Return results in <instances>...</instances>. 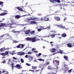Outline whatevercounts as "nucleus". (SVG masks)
<instances>
[{"label": "nucleus", "mask_w": 74, "mask_h": 74, "mask_svg": "<svg viewBox=\"0 0 74 74\" xmlns=\"http://www.w3.org/2000/svg\"><path fill=\"white\" fill-rule=\"evenodd\" d=\"M58 26H60V28L61 29H65V27L63 26L62 25H58Z\"/></svg>", "instance_id": "nucleus-23"}, {"label": "nucleus", "mask_w": 74, "mask_h": 74, "mask_svg": "<svg viewBox=\"0 0 74 74\" xmlns=\"http://www.w3.org/2000/svg\"><path fill=\"white\" fill-rule=\"evenodd\" d=\"M17 48H20V46H19V44L18 45H17L16 46Z\"/></svg>", "instance_id": "nucleus-50"}, {"label": "nucleus", "mask_w": 74, "mask_h": 74, "mask_svg": "<svg viewBox=\"0 0 74 74\" xmlns=\"http://www.w3.org/2000/svg\"><path fill=\"white\" fill-rule=\"evenodd\" d=\"M3 51H4L3 48H2L0 49V52H3Z\"/></svg>", "instance_id": "nucleus-35"}, {"label": "nucleus", "mask_w": 74, "mask_h": 74, "mask_svg": "<svg viewBox=\"0 0 74 74\" xmlns=\"http://www.w3.org/2000/svg\"><path fill=\"white\" fill-rule=\"evenodd\" d=\"M50 32H52L53 33H56V31H51Z\"/></svg>", "instance_id": "nucleus-55"}, {"label": "nucleus", "mask_w": 74, "mask_h": 74, "mask_svg": "<svg viewBox=\"0 0 74 74\" xmlns=\"http://www.w3.org/2000/svg\"><path fill=\"white\" fill-rule=\"evenodd\" d=\"M67 17H64V22H65V21H66V20H67Z\"/></svg>", "instance_id": "nucleus-46"}, {"label": "nucleus", "mask_w": 74, "mask_h": 74, "mask_svg": "<svg viewBox=\"0 0 74 74\" xmlns=\"http://www.w3.org/2000/svg\"><path fill=\"white\" fill-rule=\"evenodd\" d=\"M5 69H4L3 70V73H4L5 72Z\"/></svg>", "instance_id": "nucleus-54"}, {"label": "nucleus", "mask_w": 74, "mask_h": 74, "mask_svg": "<svg viewBox=\"0 0 74 74\" xmlns=\"http://www.w3.org/2000/svg\"><path fill=\"white\" fill-rule=\"evenodd\" d=\"M47 69H48V70H52V67H51V66H48L47 67Z\"/></svg>", "instance_id": "nucleus-25"}, {"label": "nucleus", "mask_w": 74, "mask_h": 74, "mask_svg": "<svg viewBox=\"0 0 74 74\" xmlns=\"http://www.w3.org/2000/svg\"><path fill=\"white\" fill-rule=\"evenodd\" d=\"M54 19L56 21H60V18L59 16L54 17Z\"/></svg>", "instance_id": "nucleus-9"}, {"label": "nucleus", "mask_w": 74, "mask_h": 74, "mask_svg": "<svg viewBox=\"0 0 74 74\" xmlns=\"http://www.w3.org/2000/svg\"><path fill=\"white\" fill-rule=\"evenodd\" d=\"M63 57L64 59L65 60H67V61L69 60V58L67 56H64Z\"/></svg>", "instance_id": "nucleus-15"}, {"label": "nucleus", "mask_w": 74, "mask_h": 74, "mask_svg": "<svg viewBox=\"0 0 74 74\" xmlns=\"http://www.w3.org/2000/svg\"><path fill=\"white\" fill-rule=\"evenodd\" d=\"M36 55L37 56L38 58V57H40V56H41V53H40L38 54H36Z\"/></svg>", "instance_id": "nucleus-26"}, {"label": "nucleus", "mask_w": 74, "mask_h": 74, "mask_svg": "<svg viewBox=\"0 0 74 74\" xmlns=\"http://www.w3.org/2000/svg\"><path fill=\"white\" fill-rule=\"evenodd\" d=\"M40 28H42V29H38V31L40 32H41V30H44V28L43 27V26H41L40 27Z\"/></svg>", "instance_id": "nucleus-11"}, {"label": "nucleus", "mask_w": 74, "mask_h": 74, "mask_svg": "<svg viewBox=\"0 0 74 74\" xmlns=\"http://www.w3.org/2000/svg\"><path fill=\"white\" fill-rule=\"evenodd\" d=\"M1 26L7 27L8 25H7V24H6L5 23H0V29H1V28H2V27Z\"/></svg>", "instance_id": "nucleus-5"}, {"label": "nucleus", "mask_w": 74, "mask_h": 74, "mask_svg": "<svg viewBox=\"0 0 74 74\" xmlns=\"http://www.w3.org/2000/svg\"><path fill=\"white\" fill-rule=\"evenodd\" d=\"M49 18L47 17H45V21H48Z\"/></svg>", "instance_id": "nucleus-20"}, {"label": "nucleus", "mask_w": 74, "mask_h": 74, "mask_svg": "<svg viewBox=\"0 0 74 74\" xmlns=\"http://www.w3.org/2000/svg\"><path fill=\"white\" fill-rule=\"evenodd\" d=\"M49 1L51 3H53L54 1L56 3H58L60 2V0H50Z\"/></svg>", "instance_id": "nucleus-7"}, {"label": "nucleus", "mask_w": 74, "mask_h": 74, "mask_svg": "<svg viewBox=\"0 0 74 74\" xmlns=\"http://www.w3.org/2000/svg\"><path fill=\"white\" fill-rule=\"evenodd\" d=\"M53 63L56 66H58L59 64V61L57 60H54L53 61Z\"/></svg>", "instance_id": "nucleus-3"}, {"label": "nucleus", "mask_w": 74, "mask_h": 74, "mask_svg": "<svg viewBox=\"0 0 74 74\" xmlns=\"http://www.w3.org/2000/svg\"><path fill=\"white\" fill-rule=\"evenodd\" d=\"M7 14V13L6 12H3L0 14V16H4V15H6Z\"/></svg>", "instance_id": "nucleus-13"}, {"label": "nucleus", "mask_w": 74, "mask_h": 74, "mask_svg": "<svg viewBox=\"0 0 74 74\" xmlns=\"http://www.w3.org/2000/svg\"><path fill=\"white\" fill-rule=\"evenodd\" d=\"M11 63V61L10 60H9L8 62V64H10Z\"/></svg>", "instance_id": "nucleus-36"}, {"label": "nucleus", "mask_w": 74, "mask_h": 74, "mask_svg": "<svg viewBox=\"0 0 74 74\" xmlns=\"http://www.w3.org/2000/svg\"><path fill=\"white\" fill-rule=\"evenodd\" d=\"M6 73H5V74H8V71H7L6 72Z\"/></svg>", "instance_id": "nucleus-60"}, {"label": "nucleus", "mask_w": 74, "mask_h": 74, "mask_svg": "<svg viewBox=\"0 0 74 74\" xmlns=\"http://www.w3.org/2000/svg\"><path fill=\"white\" fill-rule=\"evenodd\" d=\"M4 36V35H2L0 37V38H3Z\"/></svg>", "instance_id": "nucleus-51"}, {"label": "nucleus", "mask_w": 74, "mask_h": 74, "mask_svg": "<svg viewBox=\"0 0 74 74\" xmlns=\"http://www.w3.org/2000/svg\"><path fill=\"white\" fill-rule=\"evenodd\" d=\"M30 33H31V34H34V33H35V31H33L31 32H30Z\"/></svg>", "instance_id": "nucleus-30"}, {"label": "nucleus", "mask_w": 74, "mask_h": 74, "mask_svg": "<svg viewBox=\"0 0 74 74\" xmlns=\"http://www.w3.org/2000/svg\"><path fill=\"white\" fill-rule=\"evenodd\" d=\"M26 41H30L32 42H36L37 41H40V39L38 38L36 39V38L35 37H33L32 38H26Z\"/></svg>", "instance_id": "nucleus-1"}, {"label": "nucleus", "mask_w": 74, "mask_h": 74, "mask_svg": "<svg viewBox=\"0 0 74 74\" xmlns=\"http://www.w3.org/2000/svg\"><path fill=\"white\" fill-rule=\"evenodd\" d=\"M44 29H47V30H49V29H50V26H49V27H47L45 28H44Z\"/></svg>", "instance_id": "nucleus-34"}, {"label": "nucleus", "mask_w": 74, "mask_h": 74, "mask_svg": "<svg viewBox=\"0 0 74 74\" xmlns=\"http://www.w3.org/2000/svg\"><path fill=\"white\" fill-rule=\"evenodd\" d=\"M36 50V49L34 48H32V51H33V52H34Z\"/></svg>", "instance_id": "nucleus-42"}, {"label": "nucleus", "mask_w": 74, "mask_h": 74, "mask_svg": "<svg viewBox=\"0 0 74 74\" xmlns=\"http://www.w3.org/2000/svg\"><path fill=\"white\" fill-rule=\"evenodd\" d=\"M8 53H9L8 51H6L5 52V55H8Z\"/></svg>", "instance_id": "nucleus-31"}, {"label": "nucleus", "mask_w": 74, "mask_h": 74, "mask_svg": "<svg viewBox=\"0 0 74 74\" xmlns=\"http://www.w3.org/2000/svg\"><path fill=\"white\" fill-rule=\"evenodd\" d=\"M26 65H27V66H30V64H28V63H26Z\"/></svg>", "instance_id": "nucleus-48"}, {"label": "nucleus", "mask_w": 74, "mask_h": 74, "mask_svg": "<svg viewBox=\"0 0 74 74\" xmlns=\"http://www.w3.org/2000/svg\"><path fill=\"white\" fill-rule=\"evenodd\" d=\"M21 63H24V60L23 59H21Z\"/></svg>", "instance_id": "nucleus-40"}, {"label": "nucleus", "mask_w": 74, "mask_h": 74, "mask_svg": "<svg viewBox=\"0 0 74 74\" xmlns=\"http://www.w3.org/2000/svg\"><path fill=\"white\" fill-rule=\"evenodd\" d=\"M25 58H28L29 59L30 62V61H32V59H33V57H32L31 56L29 55H26L25 56Z\"/></svg>", "instance_id": "nucleus-4"}, {"label": "nucleus", "mask_w": 74, "mask_h": 74, "mask_svg": "<svg viewBox=\"0 0 74 74\" xmlns=\"http://www.w3.org/2000/svg\"><path fill=\"white\" fill-rule=\"evenodd\" d=\"M14 31V30H12V32L13 33H17L18 32V31Z\"/></svg>", "instance_id": "nucleus-32"}, {"label": "nucleus", "mask_w": 74, "mask_h": 74, "mask_svg": "<svg viewBox=\"0 0 74 74\" xmlns=\"http://www.w3.org/2000/svg\"><path fill=\"white\" fill-rule=\"evenodd\" d=\"M3 3H3V2L2 1H0V5H2V6H3Z\"/></svg>", "instance_id": "nucleus-38"}, {"label": "nucleus", "mask_w": 74, "mask_h": 74, "mask_svg": "<svg viewBox=\"0 0 74 74\" xmlns=\"http://www.w3.org/2000/svg\"><path fill=\"white\" fill-rule=\"evenodd\" d=\"M19 42V41H18L16 40L13 41V42H14V43H17V42Z\"/></svg>", "instance_id": "nucleus-45"}, {"label": "nucleus", "mask_w": 74, "mask_h": 74, "mask_svg": "<svg viewBox=\"0 0 74 74\" xmlns=\"http://www.w3.org/2000/svg\"><path fill=\"white\" fill-rule=\"evenodd\" d=\"M32 21H36L37 20V19H38V18L36 17L35 18H32Z\"/></svg>", "instance_id": "nucleus-24"}, {"label": "nucleus", "mask_w": 74, "mask_h": 74, "mask_svg": "<svg viewBox=\"0 0 74 74\" xmlns=\"http://www.w3.org/2000/svg\"><path fill=\"white\" fill-rule=\"evenodd\" d=\"M25 54V53L24 52H20L18 53L17 55L20 56H22V55H24Z\"/></svg>", "instance_id": "nucleus-8"}, {"label": "nucleus", "mask_w": 74, "mask_h": 74, "mask_svg": "<svg viewBox=\"0 0 74 74\" xmlns=\"http://www.w3.org/2000/svg\"><path fill=\"white\" fill-rule=\"evenodd\" d=\"M55 36H56V35L55 34H53V35H51L50 36H51V38H53V37H55Z\"/></svg>", "instance_id": "nucleus-28"}, {"label": "nucleus", "mask_w": 74, "mask_h": 74, "mask_svg": "<svg viewBox=\"0 0 74 74\" xmlns=\"http://www.w3.org/2000/svg\"><path fill=\"white\" fill-rule=\"evenodd\" d=\"M34 52H35V53H38V51H36V50L34 51Z\"/></svg>", "instance_id": "nucleus-53"}, {"label": "nucleus", "mask_w": 74, "mask_h": 74, "mask_svg": "<svg viewBox=\"0 0 74 74\" xmlns=\"http://www.w3.org/2000/svg\"><path fill=\"white\" fill-rule=\"evenodd\" d=\"M1 55H2V56H5V53H1Z\"/></svg>", "instance_id": "nucleus-39"}, {"label": "nucleus", "mask_w": 74, "mask_h": 74, "mask_svg": "<svg viewBox=\"0 0 74 74\" xmlns=\"http://www.w3.org/2000/svg\"><path fill=\"white\" fill-rule=\"evenodd\" d=\"M14 17L15 18V19H19V18H21V16L19 15H16L14 16Z\"/></svg>", "instance_id": "nucleus-12"}, {"label": "nucleus", "mask_w": 74, "mask_h": 74, "mask_svg": "<svg viewBox=\"0 0 74 74\" xmlns=\"http://www.w3.org/2000/svg\"><path fill=\"white\" fill-rule=\"evenodd\" d=\"M30 23L32 25H34V24H36L37 23V22L34 21H30Z\"/></svg>", "instance_id": "nucleus-18"}, {"label": "nucleus", "mask_w": 74, "mask_h": 74, "mask_svg": "<svg viewBox=\"0 0 74 74\" xmlns=\"http://www.w3.org/2000/svg\"><path fill=\"white\" fill-rule=\"evenodd\" d=\"M28 21H32V17H30V18H28L27 19Z\"/></svg>", "instance_id": "nucleus-43"}, {"label": "nucleus", "mask_w": 74, "mask_h": 74, "mask_svg": "<svg viewBox=\"0 0 74 74\" xmlns=\"http://www.w3.org/2000/svg\"><path fill=\"white\" fill-rule=\"evenodd\" d=\"M4 35V36H6V37H8V39H9L10 38V35H9V34H6Z\"/></svg>", "instance_id": "nucleus-17"}, {"label": "nucleus", "mask_w": 74, "mask_h": 74, "mask_svg": "<svg viewBox=\"0 0 74 74\" xmlns=\"http://www.w3.org/2000/svg\"><path fill=\"white\" fill-rule=\"evenodd\" d=\"M61 36L62 37L64 38V37H66L67 36V34L65 33H63L62 34Z\"/></svg>", "instance_id": "nucleus-16"}, {"label": "nucleus", "mask_w": 74, "mask_h": 74, "mask_svg": "<svg viewBox=\"0 0 74 74\" xmlns=\"http://www.w3.org/2000/svg\"><path fill=\"white\" fill-rule=\"evenodd\" d=\"M41 14H38V16H41Z\"/></svg>", "instance_id": "nucleus-57"}, {"label": "nucleus", "mask_w": 74, "mask_h": 74, "mask_svg": "<svg viewBox=\"0 0 74 74\" xmlns=\"http://www.w3.org/2000/svg\"><path fill=\"white\" fill-rule=\"evenodd\" d=\"M5 61H2V62L3 63H5Z\"/></svg>", "instance_id": "nucleus-64"}, {"label": "nucleus", "mask_w": 74, "mask_h": 74, "mask_svg": "<svg viewBox=\"0 0 74 74\" xmlns=\"http://www.w3.org/2000/svg\"><path fill=\"white\" fill-rule=\"evenodd\" d=\"M14 22H15L14 20H11V23H9L7 24L8 26L10 28V29H12V28H15V27H14L12 26V25H16V23Z\"/></svg>", "instance_id": "nucleus-2"}, {"label": "nucleus", "mask_w": 74, "mask_h": 74, "mask_svg": "<svg viewBox=\"0 0 74 74\" xmlns=\"http://www.w3.org/2000/svg\"><path fill=\"white\" fill-rule=\"evenodd\" d=\"M16 67L18 69H22V67L21 66V65L18 64L16 65Z\"/></svg>", "instance_id": "nucleus-19"}, {"label": "nucleus", "mask_w": 74, "mask_h": 74, "mask_svg": "<svg viewBox=\"0 0 74 74\" xmlns=\"http://www.w3.org/2000/svg\"><path fill=\"white\" fill-rule=\"evenodd\" d=\"M41 21H45V17H42L40 19Z\"/></svg>", "instance_id": "nucleus-29"}, {"label": "nucleus", "mask_w": 74, "mask_h": 74, "mask_svg": "<svg viewBox=\"0 0 74 74\" xmlns=\"http://www.w3.org/2000/svg\"><path fill=\"white\" fill-rule=\"evenodd\" d=\"M16 8L18 10L20 11H24V10H23V9L21 8L17 7Z\"/></svg>", "instance_id": "nucleus-10"}, {"label": "nucleus", "mask_w": 74, "mask_h": 74, "mask_svg": "<svg viewBox=\"0 0 74 74\" xmlns=\"http://www.w3.org/2000/svg\"><path fill=\"white\" fill-rule=\"evenodd\" d=\"M39 71V70H35V72H38V71Z\"/></svg>", "instance_id": "nucleus-59"}, {"label": "nucleus", "mask_w": 74, "mask_h": 74, "mask_svg": "<svg viewBox=\"0 0 74 74\" xmlns=\"http://www.w3.org/2000/svg\"><path fill=\"white\" fill-rule=\"evenodd\" d=\"M65 29L66 30H69V28H67L65 27V29Z\"/></svg>", "instance_id": "nucleus-56"}, {"label": "nucleus", "mask_w": 74, "mask_h": 74, "mask_svg": "<svg viewBox=\"0 0 74 74\" xmlns=\"http://www.w3.org/2000/svg\"><path fill=\"white\" fill-rule=\"evenodd\" d=\"M32 53H31V52H30V51H29L27 53V54L29 55H31V54H32Z\"/></svg>", "instance_id": "nucleus-47"}, {"label": "nucleus", "mask_w": 74, "mask_h": 74, "mask_svg": "<svg viewBox=\"0 0 74 74\" xmlns=\"http://www.w3.org/2000/svg\"><path fill=\"white\" fill-rule=\"evenodd\" d=\"M10 55H14V53H10Z\"/></svg>", "instance_id": "nucleus-61"}, {"label": "nucleus", "mask_w": 74, "mask_h": 74, "mask_svg": "<svg viewBox=\"0 0 74 74\" xmlns=\"http://www.w3.org/2000/svg\"><path fill=\"white\" fill-rule=\"evenodd\" d=\"M59 53H61V54H62V53H63V52H62V51H59Z\"/></svg>", "instance_id": "nucleus-52"}, {"label": "nucleus", "mask_w": 74, "mask_h": 74, "mask_svg": "<svg viewBox=\"0 0 74 74\" xmlns=\"http://www.w3.org/2000/svg\"><path fill=\"white\" fill-rule=\"evenodd\" d=\"M5 20V18H3L2 19V20H0V23L1 22H3V21Z\"/></svg>", "instance_id": "nucleus-41"}, {"label": "nucleus", "mask_w": 74, "mask_h": 74, "mask_svg": "<svg viewBox=\"0 0 74 74\" xmlns=\"http://www.w3.org/2000/svg\"><path fill=\"white\" fill-rule=\"evenodd\" d=\"M56 69L57 70H58V66H57L56 67Z\"/></svg>", "instance_id": "nucleus-63"}, {"label": "nucleus", "mask_w": 74, "mask_h": 74, "mask_svg": "<svg viewBox=\"0 0 74 74\" xmlns=\"http://www.w3.org/2000/svg\"><path fill=\"white\" fill-rule=\"evenodd\" d=\"M12 59H14V60H17V58H16L14 57H13Z\"/></svg>", "instance_id": "nucleus-49"}, {"label": "nucleus", "mask_w": 74, "mask_h": 74, "mask_svg": "<svg viewBox=\"0 0 74 74\" xmlns=\"http://www.w3.org/2000/svg\"><path fill=\"white\" fill-rule=\"evenodd\" d=\"M38 60H39V61H44V60H42L41 59L39 58L38 59Z\"/></svg>", "instance_id": "nucleus-44"}, {"label": "nucleus", "mask_w": 74, "mask_h": 74, "mask_svg": "<svg viewBox=\"0 0 74 74\" xmlns=\"http://www.w3.org/2000/svg\"><path fill=\"white\" fill-rule=\"evenodd\" d=\"M50 44H52V43H53V42H50Z\"/></svg>", "instance_id": "nucleus-62"}, {"label": "nucleus", "mask_w": 74, "mask_h": 74, "mask_svg": "<svg viewBox=\"0 0 74 74\" xmlns=\"http://www.w3.org/2000/svg\"><path fill=\"white\" fill-rule=\"evenodd\" d=\"M73 44L70 43H67L66 44V45H67V47H69V48H71V47H73L74 45V42H73Z\"/></svg>", "instance_id": "nucleus-6"}, {"label": "nucleus", "mask_w": 74, "mask_h": 74, "mask_svg": "<svg viewBox=\"0 0 74 74\" xmlns=\"http://www.w3.org/2000/svg\"><path fill=\"white\" fill-rule=\"evenodd\" d=\"M49 62H47L46 63L44 64L45 66H47L48 65H49Z\"/></svg>", "instance_id": "nucleus-27"}, {"label": "nucleus", "mask_w": 74, "mask_h": 74, "mask_svg": "<svg viewBox=\"0 0 74 74\" xmlns=\"http://www.w3.org/2000/svg\"><path fill=\"white\" fill-rule=\"evenodd\" d=\"M32 68L33 69H34L35 70V69H37V67L36 66H32Z\"/></svg>", "instance_id": "nucleus-37"}, {"label": "nucleus", "mask_w": 74, "mask_h": 74, "mask_svg": "<svg viewBox=\"0 0 74 74\" xmlns=\"http://www.w3.org/2000/svg\"><path fill=\"white\" fill-rule=\"evenodd\" d=\"M20 46V48H23L24 47V45L23 44H19Z\"/></svg>", "instance_id": "nucleus-21"}, {"label": "nucleus", "mask_w": 74, "mask_h": 74, "mask_svg": "<svg viewBox=\"0 0 74 74\" xmlns=\"http://www.w3.org/2000/svg\"><path fill=\"white\" fill-rule=\"evenodd\" d=\"M3 11H4V12H7V11L6 10H3Z\"/></svg>", "instance_id": "nucleus-58"}, {"label": "nucleus", "mask_w": 74, "mask_h": 74, "mask_svg": "<svg viewBox=\"0 0 74 74\" xmlns=\"http://www.w3.org/2000/svg\"><path fill=\"white\" fill-rule=\"evenodd\" d=\"M25 34H30V30L28 31L26 30L25 32Z\"/></svg>", "instance_id": "nucleus-14"}, {"label": "nucleus", "mask_w": 74, "mask_h": 74, "mask_svg": "<svg viewBox=\"0 0 74 74\" xmlns=\"http://www.w3.org/2000/svg\"><path fill=\"white\" fill-rule=\"evenodd\" d=\"M55 51H56V49H55L53 48L51 50V52L53 53L55 52Z\"/></svg>", "instance_id": "nucleus-22"}, {"label": "nucleus", "mask_w": 74, "mask_h": 74, "mask_svg": "<svg viewBox=\"0 0 74 74\" xmlns=\"http://www.w3.org/2000/svg\"><path fill=\"white\" fill-rule=\"evenodd\" d=\"M72 70H73V69H71V70H68V73H71V71H72Z\"/></svg>", "instance_id": "nucleus-33"}]
</instances>
